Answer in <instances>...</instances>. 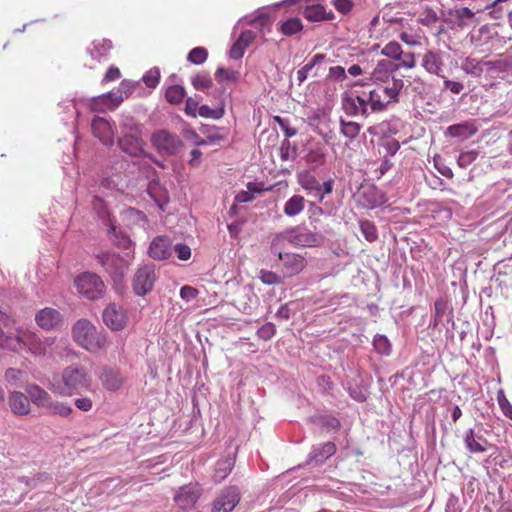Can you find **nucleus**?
I'll return each mask as SVG.
<instances>
[{
    "instance_id": "5701e85b",
    "label": "nucleus",
    "mask_w": 512,
    "mask_h": 512,
    "mask_svg": "<svg viewBox=\"0 0 512 512\" xmlns=\"http://www.w3.org/2000/svg\"><path fill=\"white\" fill-rule=\"evenodd\" d=\"M274 186L265 187L263 182H248L247 190L240 191L235 200L238 203H247L253 201L256 197L262 195L266 191H272Z\"/></svg>"
},
{
    "instance_id": "79ce46f5",
    "label": "nucleus",
    "mask_w": 512,
    "mask_h": 512,
    "mask_svg": "<svg viewBox=\"0 0 512 512\" xmlns=\"http://www.w3.org/2000/svg\"><path fill=\"white\" fill-rule=\"evenodd\" d=\"M359 224L361 232L367 241L374 242L378 238L377 228L373 222L361 220Z\"/></svg>"
},
{
    "instance_id": "c756f323",
    "label": "nucleus",
    "mask_w": 512,
    "mask_h": 512,
    "mask_svg": "<svg viewBox=\"0 0 512 512\" xmlns=\"http://www.w3.org/2000/svg\"><path fill=\"white\" fill-rule=\"evenodd\" d=\"M306 203L308 201H306L304 196L294 194L284 203L283 213L287 217H296L304 211Z\"/></svg>"
},
{
    "instance_id": "4be33fe9",
    "label": "nucleus",
    "mask_w": 512,
    "mask_h": 512,
    "mask_svg": "<svg viewBox=\"0 0 512 512\" xmlns=\"http://www.w3.org/2000/svg\"><path fill=\"white\" fill-rule=\"evenodd\" d=\"M422 67L424 70L430 74L437 75L439 77H443L441 74L443 69V59L442 53L439 51H426L422 56Z\"/></svg>"
},
{
    "instance_id": "dca6fc26",
    "label": "nucleus",
    "mask_w": 512,
    "mask_h": 512,
    "mask_svg": "<svg viewBox=\"0 0 512 512\" xmlns=\"http://www.w3.org/2000/svg\"><path fill=\"white\" fill-rule=\"evenodd\" d=\"M120 149L134 157H139L144 154L145 142L141 138V133L124 134L119 139Z\"/></svg>"
},
{
    "instance_id": "c03bdc74",
    "label": "nucleus",
    "mask_w": 512,
    "mask_h": 512,
    "mask_svg": "<svg viewBox=\"0 0 512 512\" xmlns=\"http://www.w3.org/2000/svg\"><path fill=\"white\" fill-rule=\"evenodd\" d=\"M462 69L467 74H472L475 76H480L483 73L482 62L476 61L470 57H467L465 61L462 63Z\"/></svg>"
},
{
    "instance_id": "864d4df0",
    "label": "nucleus",
    "mask_w": 512,
    "mask_h": 512,
    "mask_svg": "<svg viewBox=\"0 0 512 512\" xmlns=\"http://www.w3.org/2000/svg\"><path fill=\"white\" fill-rule=\"evenodd\" d=\"M399 63L396 64V68L402 67L405 69H413L416 66L415 54L412 52H403L401 54Z\"/></svg>"
},
{
    "instance_id": "4468645a",
    "label": "nucleus",
    "mask_w": 512,
    "mask_h": 512,
    "mask_svg": "<svg viewBox=\"0 0 512 512\" xmlns=\"http://www.w3.org/2000/svg\"><path fill=\"white\" fill-rule=\"evenodd\" d=\"M200 496V488L197 484H189L181 487L174 496V501L182 510L193 507Z\"/></svg>"
},
{
    "instance_id": "e433bc0d",
    "label": "nucleus",
    "mask_w": 512,
    "mask_h": 512,
    "mask_svg": "<svg viewBox=\"0 0 512 512\" xmlns=\"http://www.w3.org/2000/svg\"><path fill=\"white\" fill-rule=\"evenodd\" d=\"M303 28L302 22L299 18H289L281 23L279 30L286 36H292L300 32Z\"/></svg>"
},
{
    "instance_id": "f8f14e48",
    "label": "nucleus",
    "mask_w": 512,
    "mask_h": 512,
    "mask_svg": "<svg viewBox=\"0 0 512 512\" xmlns=\"http://www.w3.org/2000/svg\"><path fill=\"white\" fill-rule=\"evenodd\" d=\"M37 325L44 330L57 329L62 325L61 313L51 307H46L38 311L35 315Z\"/></svg>"
},
{
    "instance_id": "39448f33",
    "label": "nucleus",
    "mask_w": 512,
    "mask_h": 512,
    "mask_svg": "<svg viewBox=\"0 0 512 512\" xmlns=\"http://www.w3.org/2000/svg\"><path fill=\"white\" fill-rule=\"evenodd\" d=\"M402 79L392 77L387 84L377 83L374 88L368 92V100L371 112H381L387 108L390 103L399 101V94L403 89Z\"/></svg>"
},
{
    "instance_id": "473e14b6",
    "label": "nucleus",
    "mask_w": 512,
    "mask_h": 512,
    "mask_svg": "<svg viewBox=\"0 0 512 512\" xmlns=\"http://www.w3.org/2000/svg\"><path fill=\"white\" fill-rule=\"evenodd\" d=\"M378 147L379 154L384 158V164H387V158L389 156H394L398 152L400 149V143L393 137L385 136L380 139Z\"/></svg>"
},
{
    "instance_id": "393cba45",
    "label": "nucleus",
    "mask_w": 512,
    "mask_h": 512,
    "mask_svg": "<svg viewBox=\"0 0 512 512\" xmlns=\"http://www.w3.org/2000/svg\"><path fill=\"white\" fill-rule=\"evenodd\" d=\"M255 38V32L251 30L243 31L229 51L230 58L234 60L242 58L245 50L254 42Z\"/></svg>"
},
{
    "instance_id": "c9c22d12",
    "label": "nucleus",
    "mask_w": 512,
    "mask_h": 512,
    "mask_svg": "<svg viewBox=\"0 0 512 512\" xmlns=\"http://www.w3.org/2000/svg\"><path fill=\"white\" fill-rule=\"evenodd\" d=\"M325 54H315L312 59L306 63L301 69L297 71V80L299 84L303 83L307 77L309 72L320 62L325 59Z\"/></svg>"
},
{
    "instance_id": "f257e3e1",
    "label": "nucleus",
    "mask_w": 512,
    "mask_h": 512,
    "mask_svg": "<svg viewBox=\"0 0 512 512\" xmlns=\"http://www.w3.org/2000/svg\"><path fill=\"white\" fill-rule=\"evenodd\" d=\"M92 378L88 370L78 364L65 367L59 376L54 377L49 389L60 396H72L90 389Z\"/></svg>"
},
{
    "instance_id": "680f3d73",
    "label": "nucleus",
    "mask_w": 512,
    "mask_h": 512,
    "mask_svg": "<svg viewBox=\"0 0 512 512\" xmlns=\"http://www.w3.org/2000/svg\"><path fill=\"white\" fill-rule=\"evenodd\" d=\"M391 73L392 72H388L387 70L381 71L380 69H374L371 74V78L375 82V84H377V83L387 84L391 81V78L393 77V76H391Z\"/></svg>"
},
{
    "instance_id": "7ed1b4c3",
    "label": "nucleus",
    "mask_w": 512,
    "mask_h": 512,
    "mask_svg": "<svg viewBox=\"0 0 512 512\" xmlns=\"http://www.w3.org/2000/svg\"><path fill=\"white\" fill-rule=\"evenodd\" d=\"M73 340L90 353H98L107 346L106 333L86 319L78 320L72 327Z\"/></svg>"
},
{
    "instance_id": "0eeeda50",
    "label": "nucleus",
    "mask_w": 512,
    "mask_h": 512,
    "mask_svg": "<svg viewBox=\"0 0 512 512\" xmlns=\"http://www.w3.org/2000/svg\"><path fill=\"white\" fill-rule=\"evenodd\" d=\"M78 292L90 300H96L103 296L105 284L95 273L84 272L75 279Z\"/></svg>"
},
{
    "instance_id": "0e129e2a",
    "label": "nucleus",
    "mask_w": 512,
    "mask_h": 512,
    "mask_svg": "<svg viewBox=\"0 0 512 512\" xmlns=\"http://www.w3.org/2000/svg\"><path fill=\"white\" fill-rule=\"evenodd\" d=\"M477 156H478V153L476 151L462 152L459 155L458 164H459L460 167H467L473 161L476 160Z\"/></svg>"
},
{
    "instance_id": "5fc2aeb1",
    "label": "nucleus",
    "mask_w": 512,
    "mask_h": 512,
    "mask_svg": "<svg viewBox=\"0 0 512 512\" xmlns=\"http://www.w3.org/2000/svg\"><path fill=\"white\" fill-rule=\"evenodd\" d=\"M173 250L177 258L181 261H187L191 258V248L184 243H177L174 245Z\"/></svg>"
},
{
    "instance_id": "aec40b11",
    "label": "nucleus",
    "mask_w": 512,
    "mask_h": 512,
    "mask_svg": "<svg viewBox=\"0 0 512 512\" xmlns=\"http://www.w3.org/2000/svg\"><path fill=\"white\" fill-rule=\"evenodd\" d=\"M8 404L11 412L17 416H25L31 412L29 397L19 391H12L8 395Z\"/></svg>"
},
{
    "instance_id": "9b49d317",
    "label": "nucleus",
    "mask_w": 512,
    "mask_h": 512,
    "mask_svg": "<svg viewBox=\"0 0 512 512\" xmlns=\"http://www.w3.org/2000/svg\"><path fill=\"white\" fill-rule=\"evenodd\" d=\"M271 252L282 261L283 270L289 277L299 274L306 267L307 262L302 255L292 252L283 253L282 248L274 250L273 241L271 242Z\"/></svg>"
},
{
    "instance_id": "2eb2a0df",
    "label": "nucleus",
    "mask_w": 512,
    "mask_h": 512,
    "mask_svg": "<svg viewBox=\"0 0 512 512\" xmlns=\"http://www.w3.org/2000/svg\"><path fill=\"white\" fill-rule=\"evenodd\" d=\"M358 197V202L366 209H374L385 202L384 194L374 185L362 187Z\"/></svg>"
},
{
    "instance_id": "4c0bfd02",
    "label": "nucleus",
    "mask_w": 512,
    "mask_h": 512,
    "mask_svg": "<svg viewBox=\"0 0 512 512\" xmlns=\"http://www.w3.org/2000/svg\"><path fill=\"white\" fill-rule=\"evenodd\" d=\"M185 97V89L180 85L169 86L165 91V98L171 104H179Z\"/></svg>"
},
{
    "instance_id": "4d7b16f0",
    "label": "nucleus",
    "mask_w": 512,
    "mask_h": 512,
    "mask_svg": "<svg viewBox=\"0 0 512 512\" xmlns=\"http://www.w3.org/2000/svg\"><path fill=\"white\" fill-rule=\"evenodd\" d=\"M160 80V72L158 69H151L143 76V82L149 88H155Z\"/></svg>"
},
{
    "instance_id": "de8ad7c7",
    "label": "nucleus",
    "mask_w": 512,
    "mask_h": 512,
    "mask_svg": "<svg viewBox=\"0 0 512 512\" xmlns=\"http://www.w3.org/2000/svg\"><path fill=\"white\" fill-rule=\"evenodd\" d=\"M47 410L62 417H68L73 412L72 407L68 403L53 400Z\"/></svg>"
},
{
    "instance_id": "603ef678",
    "label": "nucleus",
    "mask_w": 512,
    "mask_h": 512,
    "mask_svg": "<svg viewBox=\"0 0 512 512\" xmlns=\"http://www.w3.org/2000/svg\"><path fill=\"white\" fill-rule=\"evenodd\" d=\"M259 279L265 285H274L281 283V277L275 272L262 269L259 271Z\"/></svg>"
},
{
    "instance_id": "f3484780",
    "label": "nucleus",
    "mask_w": 512,
    "mask_h": 512,
    "mask_svg": "<svg viewBox=\"0 0 512 512\" xmlns=\"http://www.w3.org/2000/svg\"><path fill=\"white\" fill-rule=\"evenodd\" d=\"M464 443L466 449L473 454L485 453L492 447L483 434L475 432L473 429H469L465 433Z\"/></svg>"
},
{
    "instance_id": "a18cd8bd",
    "label": "nucleus",
    "mask_w": 512,
    "mask_h": 512,
    "mask_svg": "<svg viewBox=\"0 0 512 512\" xmlns=\"http://www.w3.org/2000/svg\"><path fill=\"white\" fill-rule=\"evenodd\" d=\"M121 174H115L102 180V186L109 189L124 192V185Z\"/></svg>"
},
{
    "instance_id": "338daca9",
    "label": "nucleus",
    "mask_w": 512,
    "mask_h": 512,
    "mask_svg": "<svg viewBox=\"0 0 512 512\" xmlns=\"http://www.w3.org/2000/svg\"><path fill=\"white\" fill-rule=\"evenodd\" d=\"M443 78L444 88L448 89L453 94H459L463 89L464 85L458 81H452L446 77Z\"/></svg>"
},
{
    "instance_id": "6e6552de",
    "label": "nucleus",
    "mask_w": 512,
    "mask_h": 512,
    "mask_svg": "<svg viewBox=\"0 0 512 512\" xmlns=\"http://www.w3.org/2000/svg\"><path fill=\"white\" fill-rule=\"evenodd\" d=\"M341 106L343 111L348 116H362L366 118L370 114L368 94L365 92H363L361 95L357 94L356 91L343 93L341 98Z\"/></svg>"
},
{
    "instance_id": "09e8293b",
    "label": "nucleus",
    "mask_w": 512,
    "mask_h": 512,
    "mask_svg": "<svg viewBox=\"0 0 512 512\" xmlns=\"http://www.w3.org/2000/svg\"><path fill=\"white\" fill-rule=\"evenodd\" d=\"M208 57V52L205 48L203 47H196L194 49H192L188 56H187V60L192 63V64H202L206 61Z\"/></svg>"
},
{
    "instance_id": "37998d69",
    "label": "nucleus",
    "mask_w": 512,
    "mask_h": 512,
    "mask_svg": "<svg viewBox=\"0 0 512 512\" xmlns=\"http://www.w3.org/2000/svg\"><path fill=\"white\" fill-rule=\"evenodd\" d=\"M240 501V490L237 486H230L226 489V512L232 511Z\"/></svg>"
},
{
    "instance_id": "2f4dec72",
    "label": "nucleus",
    "mask_w": 512,
    "mask_h": 512,
    "mask_svg": "<svg viewBox=\"0 0 512 512\" xmlns=\"http://www.w3.org/2000/svg\"><path fill=\"white\" fill-rule=\"evenodd\" d=\"M303 16L311 22H319L323 20L333 19L334 14L332 11L326 12L321 4L307 6L303 11Z\"/></svg>"
},
{
    "instance_id": "6e6d98bb",
    "label": "nucleus",
    "mask_w": 512,
    "mask_h": 512,
    "mask_svg": "<svg viewBox=\"0 0 512 512\" xmlns=\"http://www.w3.org/2000/svg\"><path fill=\"white\" fill-rule=\"evenodd\" d=\"M121 132L124 134H136L141 133L139 125L134 121L133 118H126L121 124Z\"/></svg>"
},
{
    "instance_id": "bf43d9fd",
    "label": "nucleus",
    "mask_w": 512,
    "mask_h": 512,
    "mask_svg": "<svg viewBox=\"0 0 512 512\" xmlns=\"http://www.w3.org/2000/svg\"><path fill=\"white\" fill-rule=\"evenodd\" d=\"M273 121L275 123H277L280 126V128L284 131L285 136H286L287 139L291 138V137H293V136H295L297 134V129L293 128V127H290L288 125V121L283 119L282 117L274 116L273 117Z\"/></svg>"
},
{
    "instance_id": "f03ea898",
    "label": "nucleus",
    "mask_w": 512,
    "mask_h": 512,
    "mask_svg": "<svg viewBox=\"0 0 512 512\" xmlns=\"http://www.w3.org/2000/svg\"><path fill=\"white\" fill-rule=\"evenodd\" d=\"M54 342L53 337L41 338L31 330L17 329L16 334H9L6 350L12 352L26 350L34 357H44Z\"/></svg>"
},
{
    "instance_id": "423d86ee",
    "label": "nucleus",
    "mask_w": 512,
    "mask_h": 512,
    "mask_svg": "<svg viewBox=\"0 0 512 512\" xmlns=\"http://www.w3.org/2000/svg\"><path fill=\"white\" fill-rule=\"evenodd\" d=\"M272 241L274 250L283 248L286 242L296 247H317L322 237L305 227L295 226L277 234Z\"/></svg>"
},
{
    "instance_id": "cd10ccee",
    "label": "nucleus",
    "mask_w": 512,
    "mask_h": 512,
    "mask_svg": "<svg viewBox=\"0 0 512 512\" xmlns=\"http://www.w3.org/2000/svg\"><path fill=\"white\" fill-rule=\"evenodd\" d=\"M148 194L155 201L157 206L164 211L169 203V194L167 189L157 180H153L148 185Z\"/></svg>"
},
{
    "instance_id": "c85d7f7f",
    "label": "nucleus",
    "mask_w": 512,
    "mask_h": 512,
    "mask_svg": "<svg viewBox=\"0 0 512 512\" xmlns=\"http://www.w3.org/2000/svg\"><path fill=\"white\" fill-rule=\"evenodd\" d=\"M330 122L331 120L325 113H316L310 117L311 125H317V131L319 135L322 136V138L327 144H330L332 142V140L335 138V134L330 129L326 131L325 129L322 128V126L328 128V124Z\"/></svg>"
},
{
    "instance_id": "052dcab7",
    "label": "nucleus",
    "mask_w": 512,
    "mask_h": 512,
    "mask_svg": "<svg viewBox=\"0 0 512 512\" xmlns=\"http://www.w3.org/2000/svg\"><path fill=\"white\" fill-rule=\"evenodd\" d=\"M309 206V220L311 225H314L316 222L320 220V217L323 215V209L316 205L314 202L308 201Z\"/></svg>"
},
{
    "instance_id": "a19ab883",
    "label": "nucleus",
    "mask_w": 512,
    "mask_h": 512,
    "mask_svg": "<svg viewBox=\"0 0 512 512\" xmlns=\"http://www.w3.org/2000/svg\"><path fill=\"white\" fill-rule=\"evenodd\" d=\"M336 446L333 442H327L321 445L320 448L313 451V458L317 461H322L334 455Z\"/></svg>"
},
{
    "instance_id": "6ab92c4d",
    "label": "nucleus",
    "mask_w": 512,
    "mask_h": 512,
    "mask_svg": "<svg viewBox=\"0 0 512 512\" xmlns=\"http://www.w3.org/2000/svg\"><path fill=\"white\" fill-rule=\"evenodd\" d=\"M99 379L106 390L113 392L119 390L124 383L120 371L108 366L102 368Z\"/></svg>"
},
{
    "instance_id": "f704fd0d",
    "label": "nucleus",
    "mask_w": 512,
    "mask_h": 512,
    "mask_svg": "<svg viewBox=\"0 0 512 512\" xmlns=\"http://www.w3.org/2000/svg\"><path fill=\"white\" fill-rule=\"evenodd\" d=\"M109 239L118 248L129 250L132 247V242L128 235L118 231L115 226L111 225L108 230Z\"/></svg>"
},
{
    "instance_id": "1a4fd4ad",
    "label": "nucleus",
    "mask_w": 512,
    "mask_h": 512,
    "mask_svg": "<svg viewBox=\"0 0 512 512\" xmlns=\"http://www.w3.org/2000/svg\"><path fill=\"white\" fill-rule=\"evenodd\" d=\"M157 275L153 264L139 267L132 277V289L137 296H145L154 287Z\"/></svg>"
},
{
    "instance_id": "ea45409f",
    "label": "nucleus",
    "mask_w": 512,
    "mask_h": 512,
    "mask_svg": "<svg viewBox=\"0 0 512 512\" xmlns=\"http://www.w3.org/2000/svg\"><path fill=\"white\" fill-rule=\"evenodd\" d=\"M341 129L340 133L345 136L346 138H349L350 140L355 139L361 130L360 124L353 121H344L341 119Z\"/></svg>"
},
{
    "instance_id": "9d476101",
    "label": "nucleus",
    "mask_w": 512,
    "mask_h": 512,
    "mask_svg": "<svg viewBox=\"0 0 512 512\" xmlns=\"http://www.w3.org/2000/svg\"><path fill=\"white\" fill-rule=\"evenodd\" d=\"M152 145L162 155H174L182 145V141L166 130L155 132L151 138Z\"/></svg>"
},
{
    "instance_id": "7c9ffc66",
    "label": "nucleus",
    "mask_w": 512,
    "mask_h": 512,
    "mask_svg": "<svg viewBox=\"0 0 512 512\" xmlns=\"http://www.w3.org/2000/svg\"><path fill=\"white\" fill-rule=\"evenodd\" d=\"M477 132L474 123L466 121L458 124L451 125L447 128L446 134L450 137H457L468 139Z\"/></svg>"
},
{
    "instance_id": "58836bf2",
    "label": "nucleus",
    "mask_w": 512,
    "mask_h": 512,
    "mask_svg": "<svg viewBox=\"0 0 512 512\" xmlns=\"http://www.w3.org/2000/svg\"><path fill=\"white\" fill-rule=\"evenodd\" d=\"M124 216L129 224H134L141 227H144L147 224L146 215L135 208H128L124 212Z\"/></svg>"
},
{
    "instance_id": "e2e57ef3",
    "label": "nucleus",
    "mask_w": 512,
    "mask_h": 512,
    "mask_svg": "<svg viewBox=\"0 0 512 512\" xmlns=\"http://www.w3.org/2000/svg\"><path fill=\"white\" fill-rule=\"evenodd\" d=\"M183 139L192 145H202L205 144V141L200 138V136L193 130L187 129L182 133Z\"/></svg>"
},
{
    "instance_id": "a211bd4d",
    "label": "nucleus",
    "mask_w": 512,
    "mask_h": 512,
    "mask_svg": "<svg viewBox=\"0 0 512 512\" xmlns=\"http://www.w3.org/2000/svg\"><path fill=\"white\" fill-rule=\"evenodd\" d=\"M92 132L104 145L111 146L114 143V131L111 124L102 117H95L92 121Z\"/></svg>"
},
{
    "instance_id": "ddd939ff",
    "label": "nucleus",
    "mask_w": 512,
    "mask_h": 512,
    "mask_svg": "<svg viewBox=\"0 0 512 512\" xmlns=\"http://www.w3.org/2000/svg\"><path fill=\"white\" fill-rule=\"evenodd\" d=\"M102 318L107 327L121 330L125 327L127 317L124 310L116 304H109L103 311Z\"/></svg>"
},
{
    "instance_id": "b1692460",
    "label": "nucleus",
    "mask_w": 512,
    "mask_h": 512,
    "mask_svg": "<svg viewBox=\"0 0 512 512\" xmlns=\"http://www.w3.org/2000/svg\"><path fill=\"white\" fill-rule=\"evenodd\" d=\"M479 11H480L479 9H477L476 11H473L468 7H460V8L450 9L448 11V18L458 28L463 29L466 26L473 23L475 14Z\"/></svg>"
},
{
    "instance_id": "20e7f679",
    "label": "nucleus",
    "mask_w": 512,
    "mask_h": 512,
    "mask_svg": "<svg viewBox=\"0 0 512 512\" xmlns=\"http://www.w3.org/2000/svg\"><path fill=\"white\" fill-rule=\"evenodd\" d=\"M98 263L105 269L114 282L117 290L124 288L125 276L134 260V253L127 252L124 256L115 252H101L96 254Z\"/></svg>"
},
{
    "instance_id": "13d9d810",
    "label": "nucleus",
    "mask_w": 512,
    "mask_h": 512,
    "mask_svg": "<svg viewBox=\"0 0 512 512\" xmlns=\"http://www.w3.org/2000/svg\"><path fill=\"white\" fill-rule=\"evenodd\" d=\"M276 333V328L273 323H266L257 330V335L263 340L271 339Z\"/></svg>"
},
{
    "instance_id": "8fccbe9b",
    "label": "nucleus",
    "mask_w": 512,
    "mask_h": 512,
    "mask_svg": "<svg viewBox=\"0 0 512 512\" xmlns=\"http://www.w3.org/2000/svg\"><path fill=\"white\" fill-rule=\"evenodd\" d=\"M194 88L198 90H207L212 87V79L208 74H197L192 78Z\"/></svg>"
},
{
    "instance_id": "69168bd1",
    "label": "nucleus",
    "mask_w": 512,
    "mask_h": 512,
    "mask_svg": "<svg viewBox=\"0 0 512 512\" xmlns=\"http://www.w3.org/2000/svg\"><path fill=\"white\" fill-rule=\"evenodd\" d=\"M198 295H199V291L192 286L184 285L180 289V297L185 301L194 300L195 298H197Z\"/></svg>"
},
{
    "instance_id": "a878e982",
    "label": "nucleus",
    "mask_w": 512,
    "mask_h": 512,
    "mask_svg": "<svg viewBox=\"0 0 512 512\" xmlns=\"http://www.w3.org/2000/svg\"><path fill=\"white\" fill-rule=\"evenodd\" d=\"M29 400L37 407L47 409L51 405L52 397L42 387L36 384H30L25 388Z\"/></svg>"
},
{
    "instance_id": "3c124183",
    "label": "nucleus",
    "mask_w": 512,
    "mask_h": 512,
    "mask_svg": "<svg viewBox=\"0 0 512 512\" xmlns=\"http://www.w3.org/2000/svg\"><path fill=\"white\" fill-rule=\"evenodd\" d=\"M497 402L499 404V407L501 409V411L503 412V414L512 419V405L510 403V401L507 399L505 393L503 390H499L497 392Z\"/></svg>"
},
{
    "instance_id": "49530a36",
    "label": "nucleus",
    "mask_w": 512,
    "mask_h": 512,
    "mask_svg": "<svg viewBox=\"0 0 512 512\" xmlns=\"http://www.w3.org/2000/svg\"><path fill=\"white\" fill-rule=\"evenodd\" d=\"M381 54L393 60H400L402 48L399 43L392 41L382 48Z\"/></svg>"
},
{
    "instance_id": "bb28decb",
    "label": "nucleus",
    "mask_w": 512,
    "mask_h": 512,
    "mask_svg": "<svg viewBox=\"0 0 512 512\" xmlns=\"http://www.w3.org/2000/svg\"><path fill=\"white\" fill-rule=\"evenodd\" d=\"M297 182L309 195L314 197L318 196L322 188L321 183L307 170L297 173Z\"/></svg>"
},
{
    "instance_id": "774afa93",
    "label": "nucleus",
    "mask_w": 512,
    "mask_h": 512,
    "mask_svg": "<svg viewBox=\"0 0 512 512\" xmlns=\"http://www.w3.org/2000/svg\"><path fill=\"white\" fill-rule=\"evenodd\" d=\"M328 77L335 81H342L346 78L345 69L342 66L330 67Z\"/></svg>"
},
{
    "instance_id": "412c9836",
    "label": "nucleus",
    "mask_w": 512,
    "mask_h": 512,
    "mask_svg": "<svg viewBox=\"0 0 512 512\" xmlns=\"http://www.w3.org/2000/svg\"><path fill=\"white\" fill-rule=\"evenodd\" d=\"M172 252L171 241L166 236L155 237L149 247V255L156 260L169 258Z\"/></svg>"
},
{
    "instance_id": "72a5a7b5",
    "label": "nucleus",
    "mask_w": 512,
    "mask_h": 512,
    "mask_svg": "<svg viewBox=\"0 0 512 512\" xmlns=\"http://www.w3.org/2000/svg\"><path fill=\"white\" fill-rule=\"evenodd\" d=\"M305 161L313 167H318L325 162V153L320 143L311 145L305 155Z\"/></svg>"
}]
</instances>
